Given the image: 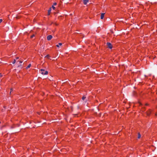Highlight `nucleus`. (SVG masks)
I'll use <instances>...</instances> for the list:
<instances>
[{
    "label": "nucleus",
    "instance_id": "obj_18",
    "mask_svg": "<svg viewBox=\"0 0 157 157\" xmlns=\"http://www.w3.org/2000/svg\"><path fill=\"white\" fill-rule=\"evenodd\" d=\"M2 19H0V23H1L2 22Z\"/></svg>",
    "mask_w": 157,
    "mask_h": 157
},
{
    "label": "nucleus",
    "instance_id": "obj_16",
    "mask_svg": "<svg viewBox=\"0 0 157 157\" xmlns=\"http://www.w3.org/2000/svg\"><path fill=\"white\" fill-rule=\"evenodd\" d=\"M22 62H23V61H22V60H20L19 61V63H22Z\"/></svg>",
    "mask_w": 157,
    "mask_h": 157
},
{
    "label": "nucleus",
    "instance_id": "obj_12",
    "mask_svg": "<svg viewBox=\"0 0 157 157\" xmlns=\"http://www.w3.org/2000/svg\"><path fill=\"white\" fill-rule=\"evenodd\" d=\"M86 98V97L85 96H83L82 98V99L84 100Z\"/></svg>",
    "mask_w": 157,
    "mask_h": 157
},
{
    "label": "nucleus",
    "instance_id": "obj_7",
    "mask_svg": "<svg viewBox=\"0 0 157 157\" xmlns=\"http://www.w3.org/2000/svg\"><path fill=\"white\" fill-rule=\"evenodd\" d=\"M62 45V44L61 43H59L58 45H56V46L57 47H59V46H61Z\"/></svg>",
    "mask_w": 157,
    "mask_h": 157
},
{
    "label": "nucleus",
    "instance_id": "obj_14",
    "mask_svg": "<svg viewBox=\"0 0 157 157\" xmlns=\"http://www.w3.org/2000/svg\"><path fill=\"white\" fill-rule=\"evenodd\" d=\"M56 4H57V3L56 2H55V3H54L53 5L56 6Z\"/></svg>",
    "mask_w": 157,
    "mask_h": 157
},
{
    "label": "nucleus",
    "instance_id": "obj_11",
    "mask_svg": "<svg viewBox=\"0 0 157 157\" xmlns=\"http://www.w3.org/2000/svg\"><path fill=\"white\" fill-rule=\"evenodd\" d=\"M16 62V60L14 59L13 61L12 62V63L13 64H14Z\"/></svg>",
    "mask_w": 157,
    "mask_h": 157
},
{
    "label": "nucleus",
    "instance_id": "obj_20",
    "mask_svg": "<svg viewBox=\"0 0 157 157\" xmlns=\"http://www.w3.org/2000/svg\"><path fill=\"white\" fill-rule=\"evenodd\" d=\"M13 89H11V91H10V93H11V92L12 91H13Z\"/></svg>",
    "mask_w": 157,
    "mask_h": 157
},
{
    "label": "nucleus",
    "instance_id": "obj_17",
    "mask_svg": "<svg viewBox=\"0 0 157 157\" xmlns=\"http://www.w3.org/2000/svg\"><path fill=\"white\" fill-rule=\"evenodd\" d=\"M49 57V56L48 55H47L45 57L47 58H48Z\"/></svg>",
    "mask_w": 157,
    "mask_h": 157
},
{
    "label": "nucleus",
    "instance_id": "obj_6",
    "mask_svg": "<svg viewBox=\"0 0 157 157\" xmlns=\"http://www.w3.org/2000/svg\"><path fill=\"white\" fill-rule=\"evenodd\" d=\"M105 13H102L101 14V19H103L104 18Z\"/></svg>",
    "mask_w": 157,
    "mask_h": 157
},
{
    "label": "nucleus",
    "instance_id": "obj_5",
    "mask_svg": "<svg viewBox=\"0 0 157 157\" xmlns=\"http://www.w3.org/2000/svg\"><path fill=\"white\" fill-rule=\"evenodd\" d=\"M89 0H83V3L84 5H86L88 2Z\"/></svg>",
    "mask_w": 157,
    "mask_h": 157
},
{
    "label": "nucleus",
    "instance_id": "obj_10",
    "mask_svg": "<svg viewBox=\"0 0 157 157\" xmlns=\"http://www.w3.org/2000/svg\"><path fill=\"white\" fill-rule=\"evenodd\" d=\"M51 9L50 8V9L48 10V15H49L51 13Z\"/></svg>",
    "mask_w": 157,
    "mask_h": 157
},
{
    "label": "nucleus",
    "instance_id": "obj_23",
    "mask_svg": "<svg viewBox=\"0 0 157 157\" xmlns=\"http://www.w3.org/2000/svg\"><path fill=\"white\" fill-rule=\"evenodd\" d=\"M1 123V122H0V124Z\"/></svg>",
    "mask_w": 157,
    "mask_h": 157
},
{
    "label": "nucleus",
    "instance_id": "obj_1",
    "mask_svg": "<svg viewBox=\"0 0 157 157\" xmlns=\"http://www.w3.org/2000/svg\"><path fill=\"white\" fill-rule=\"evenodd\" d=\"M40 73L43 75H47L48 74V72L46 71H45L43 69H41L40 70Z\"/></svg>",
    "mask_w": 157,
    "mask_h": 157
},
{
    "label": "nucleus",
    "instance_id": "obj_13",
    "mask_svg": "<svg viewBox=\"0 0 157 157\" xmlns=\"http://www.w3.org/2000/svg\"><path fill=\"white\" fill-rule=\"evenodd\" d=\"M34 36H35L34 35H32V36H31V38H33Z\"/></svg>",
    "mask_w": 157,
    "mask_h": 157
},
{
    "label": "nucleus",
    "instance_id": "obj_9",
    "mask_svg": "<svg viewBox=\"0 0 157 157\" xmlns=\"http://www.w3.org/2000/svg\"><path fill=\"white\" fill-rule=\"evenodd\" d=\"M140 137H141V135H140V134L139 133H138V138H139H139H140Z\"/></svg>",
    "mask_w": 157,
    "mask_h": 157
},
{
    "label": "nucleus",
    "instance_id": "obj_2",
    "mask_svg": "<svg viewBox=\"0 0 157 157\" xmlns=\"http://www.w3.org/2000/svg\"><path fill=\"white\" fill-rule=\"evenodd\" d=\"M107 45L108 46V47L110 49H111L112 48V45L111 43H107Z\"/></svg>",
    "mask_w": 157,
    "mask_h": 157
},
{
    "label": "nucleus",
    "instance_id": "obj_19",
    "mask_svg": "<svg viewBox=\"0 0 157 157\" xmlns=\"http://www.w3.org/2000/svg\"><path fill=\"white\" fill-rule=\"evenodd\" d=\"M2 75L1 74H0V77H2Z\"/></svg>",
    "mask_w": 157,
    "mask_h": 157
},
{
    "label": "nucleus",
    "instance_id": "obj_3",
    "mask_svg": "<svg viewBox=\"0 0 157 157\" xmlns=\"http://www.w3.org/2000/svg\"><path fill=\"white\" fill-rule=\"evenodd\" d=\"M52 36L51 35H49L47 36V39L48 40H50L52 38Z\"/></svg>",
    "mask_w": 157,
    "mask_h": 157
},
{
    "label": "nucleus",
    "instance_id": "obj_8",
    "mask_svg": "<svg viewBox=\"0 0 157 157\" xmlns=\"http://www.w3.org/2000/svg\"><path fill=\"white\" fill-rule=\"evenodd\" d=\"M31 64H29L26 67L27 69H28V68H29L31 67Z\"/></svg>",
    "mask_w": 157,
    "mask_h": 157
},
{
    "label": "nucleus",
    "instance_id": "obj_4",
    "mask_svg": "<svg viewBox=\"0 0 157 157\" xmlns=\"http://www.w3.org/2000/svg\"><path fill=\"white\" fill-rule=\"evenodd\" d=\"M151 109H149L147 112V116H149L150 115L151 113Z\"/></svg>",
    "mask_w": 157,
    "mask_h": 157
},
{
    "label": "nucleus",
    "instance_id": "obj_15",
    "mask_svg": "<svg viewBox=\"0 0 157 157\" xmlns=\"http://www.w3.org/2000/svg\"><path fill=\"white\" fill-rule=\"evenodd\" d=\"M52 7L53 10H55V7H54L53 6H52Z\"/></svg>",
    "mask_w": 157,
    "mask_h": 157
},
{
    "label": "nucleus",
    "instance_id": "obj_21",
    "mask_svg": "<svg viewBox=\"0 0 157 157\" xmlns=\"http://www.w3.org/2000/svg\"><path fill=\"white\" fill-rule=\"evenodd\" d=\"M18 58H19V57H17L16 58V59H18Z\"/></svg>",
    "mask_w": 157,
    "mask_h": 157
},
{
    "label": "nucleus",
    "instance_id": "obj_22",
    "mask_svg": "<svg viewBox=\"0 0 157 157\" xmlns=\"http://www.w3.org/2000/svg\"><path fill=\"white\" fill-rule=\"evenodd\" d=\"M155 115L157 116V113H155Z\"/></svg>",
    "mask_w": 157,
    "mask_h": 157
}]
</instances>
